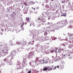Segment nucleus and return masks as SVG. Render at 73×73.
<instances>
[{"instance_id":"nucleus-1","label":"nucleus","mask_w":73,"mask_h":73,"mask_svg":"<svg viewBox=\"0 0 73 73\" xmlns=\"http://www.w3.org/2000/svg\"><path fill=\"white\" fill-rule=\"evenodd\" d=\"M2 47L3 48H4L6 51H7V52L8 51V49H9V48H8V46H7V45L6 44L3 45L2 46Z\"/></svg>"},{"instance_id":"nucleus-2","label":"nucleus","mask_w":73,"mask_h":73,"mask_svg":"<svg viewBox=\"0 0 73 73\" xmlns=\"http://www.w3.org/2000/svg\"><path fill=\"white\" fill-rule=\"evenodd\" d=\"M38 20H40L41 21H42V22H45V19L43 17H38Z\"/></svg>"},{"instance_id":"nucleus-3","label":"nucleus","mask_w":73,"mask_h":73,"mask_svg":"<svg viewBox=\"0 0 73 73\" xmlns=\"http://www.w3.org/2000/svg\"><path fill=\"white\" fill-rule=\"evenodd\" d=\"M48 69V67H47L44 66L42 70H43V71H45L46 70H47Z\"/></svg>"},{"instance_id":"nucleus-4","label":"nucleus","mask_w":73,"mask_h":73,"mask_svg":"<svg viewBox=\"0 0 73 73\" xmlns=\"http://www.w3.org/2000/svg\"><path fill=\"white\" fill-rule=\"evenodd\" d=\"M9 44L11 46L13 45V43L12 42V40H10L9 41Z\"/></svg>"},{"instance_id":"nucleus-5","label":"nucleus","mask_w":73,"mask_h":73,"mask_svg":"<svg viewBox=\"0 0 73 73\" xmlns=\"http://www.w3.org/2000/svg\"><path fill=\"white\" fill-rule=\"evenodd\" d=\"M11 54L12 55H13V56H14V55H15L16 54V50H13L12 51V52H11Z\"/></svg>"},{"instance_id":"nucleus-6","label":"nucleus","mask_w":73,"mask_h":73,"mask_svg":"<svg viewBox=\"0 0 73 73\" xmlns=\"http://www.w3.org/2000/svg\"><path fill=\"white\" fill-rule=\"evenodd\" d=\"M52 50L51 51V52H52V53L54 52V51L56 50L54 49V48L53 47H52Z\"/></svg>"},{"instance_id":"nucleus-7","label":"nucleus","mask_w":73,"mask_h":73,"mask_svg":"<svg viewBox=\"0 0 73 73\" xmlns=\"http://www.w3.org/2000/svg\"><path fill=\"white\" fill-rule=\"evenodd\" d=\"M24 12H25V13H27V11H28V9L27 8H25L24 9Z\"/></svg>"},{"instance_id":"nucleus-8","label":"nucleus","mask_w":73,"mask_h":73,"mask_svg":"<svg viewBox=\"0 0 73 73\" xmlns=\"http://www.w3.org/2000/svg\"><path fill=\"white\" fill-rule=\"evenodd\" d=\"M45 40H48L50 38L49 36H46L45 37Z\"/></svg>"},{"instance_id":"nucleus-9","label":"nucleus","mask_w":73,"mask_h":73,"mask_svg":"<svg viewBox=\"0 0 73 73\" xmlns=\"http://www.w3.org/2000/svg\"><path fill=\"white\" fill-rule=\"evenodd\" d=\"M70 11H72L73 10V5L71 6L70 7V8L69 9Z\"/></svg>"},{"instance_id":"nucleus-10","label":"nucleus","mask_w":73,"mask_h":73,"mask_svg":"<svg viewBox=\"0 0 73 73\" xmlns=\"http://www.w3.org/2000/svg\"><path fill=\"white\" fill-rule=\"evenodd\" d=\"M73 38H72L71 39H70L69 40V42H70V43H72V42H73Z\"/></svg>"},{"instance_id":"nucleus-11","label":"nucleus","mask_w":73,"mask_h":73,"mask_svg":"<svg viewBox=\"0 0 73 73\" xmlns=\"http://www.w3.org/2000/svg\"><path fill=\"white\" fill-rule=\"evenodd\" d=\"M45 47L46 48H49V44H46L45 45Z\"/></svg>"},{"instance_id":"nucleus-12","label":"nucleus","mask_w":73,"mask_h":73,"mask_svg":"<svg viewBox=\"0 0 73 73\" xmlns=\"http://www.w3.org/2000/svg\"><path fill=\"white\" fill-rule=\"evenodd\" d=\"M72 36H73V34H71L70 33H68V37H72Z\"/></svg>"},{"instance_id":"nucleus-13","label":"nucleus","mask_w":73,"mask_h":73,"mask_svg":"<svg viewBox=\"0 0 73 73\" xmlns=\"http://www.w3.org/2000/svg\"><path fill=\"white\" fill-rule=\"evenodd\" d=\"M66 16V13H63L62 14V15H61V16Z\"/></svg>"},{"instance_id":"nucleus-14","label":"nucleus","mask_w":73,"mask_h":73,"mask_svg":"<svg viewBox=\"0 0 73 73\" xmlns=\"http://www.w3.org/2000/svg\"><path fill=\"white\" fill-rule=\"evenodd\" d=\"M16 44H17V45H20V44H21V42L17 41L16 42Z\"/></svg>"},{"instance_id":"nucleus-15","label":"nucleus","mask_w":73,"mask_h":73,"mask_svg":"<svg viewBox=\"0 0 73 73\" xmlns=\"http://www.w3.org/2000/svg\"><path fill=\"white\" fill-rule=\"evenodd\" d=\"M8 61V59H7L5 58L4 59V61H5V62H6L7 63H9V62H7Z\"/></svg>"},{"instance_id":"nucleus-16","label":"nucleus","mask_w":73,"mask_h":73,"mask_svg":"<svg viewBox=\"0 0 73 73\" xmlns=\"http://www.w3.org/2000/svg\"><path fill=\"white\" fill-rule=\"evenodd\" d=\"M44 60H40V64H42L44 63Z\"/></svg>"},{"instance_id":"nucleus-17","label":"nucleus","mask_w":73,"mask_h":73,"mask_svg":"<svg viewBox=\"0 0 73 73\" xmlns=\"http://www.w3.org/2000/svg\"><path fill=\"white\" fill-rule=\"evenodd\" d=\"M24 23L23 22L22 23V25H21V28H22V29L23 28V26H24Z\"/></svg>"},{"instance_id":"nucleus-18","label":"nucleus","mask_w":73,"mask_h":73,"mask_svg":"<svg viewBox=\"0 0 73 73\" xmlns=\"http://www.w3.org/2000/svg\"><path fill=\"white\" fill-rule=\"evenodd\" d=\"M24 66H26V65H25V62H23V63L22 64Z\"/></svg>"},{"instance_id":"nucleus-19","label":"nucleus","mask_w":73,"mask_h":73,"mask_svg":"<svg viewBox=\"0 0 73 73\" xmlns=\"http://www.w3.org/2000/svg\"><path fill=\"white\" fill-rule=\"evenodd\" d=\"M26 21H29V17H27L26 18Z\"/></svg>"},{"instance_id":"nucleus-20","label":"nucleus","mask_w":73,"mask_h":73,"mask_svg":"<svg viewBox=\"0 0 73 73\" xmlns=\"http://www.w3.org/2000/svg\"><path fill=\"white\" fill-rule=\"evenodd\" d=\"M52 58L53 60H56V58H55L54 56H52Z\"/></svg>"},{"instance_id":"nucleus-21","label":"nucleus","mask_w":73,"mask_h":73,"mask_svg":"<svg viewBox=\"0 0 73 73\" xmlns=\"http://www.w3.org/2000/svg\"><path fill=\"white\" fill-rule=\"evenodd\" d=\"M8 52H4V54H3L4 56H5L6 54H7Z\"/></svg>"},{"instance_id":"nucleus-22","label":"nucleus","mask_w":73,"mask_h":73,"mask_svg":"<svg viewBox=\"0 0 73 73\" xmlns=\"http://www.w3.org/2000/svg\"><path fill=\"white\" fill-rule=\"evenodd\" d=\"M5 51V50L4 49H2V50L1 51L3 52V54H4V51Z\"/></svg>"},{"instance_id":"nucleus-23","label":"nucleus","mask_w":73,"mask_h":73,"mask_svg":"<svg viewBox=\"0 0 73 73\" xmlns=\"http://www.w3.org/2000/svg\"><path fill=\"white\" fill-rule=\"evenodd\" d=\"M1 65L3 66H4L5 65V63H4V62H3L1 63Z\"/></svg>"},{"instance_id":"nucleus-24","label":"nucleus","mask_w":73,"mask_h":73,"mask_svg":"<svg viewBox=\"0 0 73 73\" xmlns=\"http://www.w3.org/2000/svg\"><path fill=\"white\" fill-rule=\"evenodd\" d=\"M48 35V33H47V32H44V36H46V35Z\"/></svg>"},{"instance_id":"nucleus-25","label":"nucleus","mask_w":73,"mask_h":73,"mask_svg":"<svg viewBox=\"0 0 73 73\" xmlns=\"http://www.w3.org/2000/svg\"><path fill=\"white\" fill-rule=\"evenodd\" d=\"M72 46L70 45H69L68 46V48H72Z\"/></svg>"},{"instance_id":"nucleus-26","label":"nucleus","mask_w":73,"mask_h":73,"mask_svg":"<svg viewBox=\"0 0 73 73\" xmlns=\"http://www.w3.org/2000/svg\"><path fill=\"white\" fill-rule=\"evenodd\" d=\"M64 23H67V19H65L64 20Z\"/></svg>"},{"instance_id":"nucleus-27","label":"nucleus","mask_w":73,"mask_h":73,"mask_svg":"<svg viewBox=\"0 0 73 73\" xmlns=\"http://www.w3.org/2000/svg\"><path fill=\"white\" fill-rule=\"evenodd\" d=\"M24 4L26 6H27L28 5V4H27V3H26V2H24Z\"/></svg>"},{"instance_id":"nucleus-28","label":"nucleus","mask_w":73,"mask_h":73,"mask_svg":"<svg viewBox=\"0 0 73 73\" xmlns=\"http://www.w3.org/2000/svg\"><path fill=\"white\" fill-rule=\"evenodd\" d=\"M48 70H52V68H48Z\"/></svg>"},{"instance_id":"nucleus-29","label":"nucleus","mask_w":73,"mask_h":73,"mask_svg":"<svg viewBox=\"0 0 73 73\" xmlns=\"http://www.w3.org/2000/svg\"><path fill=\"white\" fill-rule=\"evenodd\" d=\"M31 72H32V71H29L27 73H31Z\"/></svg>"},{"instance_id":"nucleus-30","label":"nucleus","mask_w":73,"mask_h":73,"mask_svg":"<svg viewBox=\"0 0 73 73\" xmlns=\"http://www.w3.org/2000/svg\"><path fill=\"white\" fill-rule=\"evenodd\" d=\"M57 24H60V22H58L57 23Z\"/></svg>"},{"instance_id":"nucleus-31","label":"nucleus","mask_w":73,"mask_h":73,"mask_svg":"<svg viewBox=\"0 0 73 73\" xmlns=\"http://www.w3.org/2000/svg\"><path fill=\"white\" fill-rule=\"evenodd\" d=\"M9 64L10 65H11L12 64V63L11 62H10L9 63Z\"/></svg>"},{"instance_id":"nucleus-32","label":"nucleus","mask_w":73,"mask_h":73,"mask_svg":"<svg viewBox=\"0 0 73 73\" xmlns=\"http://www.w3.org/2000/svg\"><path fill=\"white\" fill-rule=\"evenodd\" d=\"M58 52H61V51H60V49H59L58 50Z\"/></svg>"},{"instance_id":"nucleus-33","label":"nucleus","mask_w":73,"mask_h":73,"mask_svg":"<svg viewBox=\"0 0 73 73\" xmlns=\"http://www.w3.org/2000/svg\"><path fill=\"white\" fill-rule=\"evenodd\" d=\"M62 4H63V3H65V1H62Z\"/></svg>"},{"instance_id":"nucleus-34","label":"nucleus","mask_w":73,"mask_h":73,"mask_svg":"<svg viewBox=\"0 0 73 73\" xmlns=\"http://www.w3.org/2000/svg\"><path fill=\"white\" fill-rule=\"evenodd\" d=\"M57 68L56 66H55L54 68V69H56Z\"/></svg>"},{"instance_id":"nucleus-35","label":"nucleus","mask_w":73,"mask_h":73,"mask_svg":"<svg viewBox=\"0 0 73 73\" xmlns=\"http://www.w3.org/2000/svg\"><path fill=\"white\" fill-rule=\"evenodd\" d=\"M64 5H62V8H63V9H64Z\"/></svg>"},{"instance_id":"nucleus-36","label":"nucleus","mask_w":73,"mask_h":73,"mask_svg":"<svg viewBox=\"0 0 73 73\" xmlns=\"http://www.w3.org/2000/svg\"><path fill=\"white\" fill-rule=\"evenodd\" d=\"M63 45L64 46H65V45L64 44H63Z\"/></svg>"},{"instance_id":"nucleus-37","label":"nucleus","mask_w":73,"mask_h":73,"mask_svg":"<svg viewBox=\"0 0 73 73\" xmlns=\"http://www.w3.org/2000/svg\"><path fill=\"white\" fill-rule=\"evenodd\" d=\"M35 13H36V14H37V12H34Z\"/></svg>"},{"instance_id":"nucleus-38","label":"nucleus","mask_w":73,"mask_h":73,"mask_svg":"<svg viewBox=\"0 0 73 73\" xmlns=\"http://www.w3.org/2000/svg\"><path fill=\"white\" fill-rule=\"evenodd\" d=\"M57 68H59V66H57Z\"/></svg>"},{"instance_id":"nucleus-39","label":"nucleus","mask_w":73,"mask_h":73,"mask_svg":"<svg viewBox=\"0 0 73 73\" xmlns=\"http://www.w3.org/2000/svg\"><path fill=\"white\" fill-rule=\"evenodd\" d=\"M1 31H2V32H3V31H4V30H3V29H2Z\"/></svg>"},{"instance_id":"nucleus-40","label":"nucleus","mask_w":73,"mask_h":73,"mask_svg":"<svg viewBox=\"0 0 73 73\" xmlns=\"http://www.w3.org/2000/svg\"><path fill=\"white\" fill-rule=\"evenodd\" d=\"M69 5H71L70 4V2L69 3Z\"/></svg>"},{"instance_id":"nucleus-41","label":"nucleus","mask_w":73,"mask_h":73,"mask_svg":"<svg viewBox=\"0 0 73 73\" xmlns=\"http://www.w3.org/2000/svg\"><path fill=\"white\" fill-rule=\"evenodd\" d=\"M24 43H25V42H23V44L24 45H25V44H24Z\"/></svg>"},{"instance_id":"nucleus-42","label":"nucleus","mask_w":73,"mask_h":73,"mask_svg":"<svg viewBox=\"0 0 73 73\" xmlns=\"http://www.w3.org/2000/svg\"><path fill=\"white\" fill-rule=\"evenodd\" d=\"M1 69H0V73L1 72Z\"/></svg>"},{"instance_id":"nucleus-43","label":"nucleus","mask_w":73,"mask_h":73,"mask_svg":"<svg viewBox=\"0 0 73 73\" xmlns=\"http://www.w3.org/2000/svg\"><path fill=\"white\" fill-rule=\"evenodd\" d=\"M41 24H40L39 25V27H40V26H41Z\"/></svg>"},{"instance_id":"nucleus-44","label":"nucleus","mask_w":73,"mask_h":73,"mask_svg":"<svg viewBox=\"0 0 73 73\" xmlns=\"http://www.w3.org/2000/svg\"><path fill=\"white\" fill-rule=\"evenodd\" d=\"M0 67H1V64H0Z\"/></svg>"},{"instance_id":"nucleus-45","label":"nucleus","mask_w":73,"mask_h":73,"mask_svg":"<svg viewBox=\"0 0 73 73\" xmlns=\"http://www.w3.org/2000/svg\"><path fill=\"white\" fill-rule=\"evenodd\" d=\"M39 23H42V22H39Z\"/></svg>"},{"instance_id":"nucleus-46","label":"nucleus","mask_w":73,"mask_h":73,"mask_svg":"<svg viewBox=\"0 0 73 73\" xmlns=\"http://www.w3.org/2000/svg\"><path fill=\"white\" fill-rule=\"evenodd\" d=\"M22 29H23V30H24V27H23V28Z\"/></svg>"},{"instance_id":"nucleus-47","label":"nucleus","mask_w":73,"mask_h":73,"mask_svg":"<svg viewBox=\"0 0 73 73\" xmlns=\"http://www.w3.org/2000/svg\"><path fill=\"white\" fill-rule=\"evenodd\" d=\"M64 56H66V54H64V55H63Z\"/></svg>"},{"instance_id":"nucleus-48","label":"nucleus","mask_w":73,"mask_h":73,"mask_svg":"<svg viewBox=\"0 0 73 73\" xmlns=\"http://www.w3.org/2000/svg\"><path fill=\"white\" fill-rule=\"evenodd\" d=\"M34 10H35V8H34Z\"/></svg>"},{"instance_id":"nucleus-49","label":"nucleus","mask_w":73,"mask_h":73,"mask_svg":"<svg viewBox=\"0 0 73 73\" xmlns=\"http://www.w3.org/2000/svg\"><path fill=\"white\" fill-rule=\"evenodd\" d=\"M25 25H26V24H27V23H25Z\"/></svg>"},{"instance_id":"nucleus-50","label":"nucleus","mask_w":73,"mask_h":73,"mask_svg":"<svg viewBox=\"0 0 73 73\" xmlns=\"http://www.w3.org/2000/svg\"><path fill=\"white\" fill-rule=\"evenodd\" d=\"M52 68H53V66H52Z\"/></svg>"},{"instance_id":"nucleus-51","label":"nucleus","mask_w":73,"mask_h":73,"mask_svg":"<svg viewBox=\"0 0 73 73\" xmlns=\"http://www.w3.org/2000/svg\"><path fill=\"white\" fill-rule=\"evenodd\" d=\"M42 25H44V24H43V23H42Z\"/></svg>"},{"instance_id":"nucleus-52","label":"nucleus","mask_w":73,"mask_h":73,"mask_svg":"<svg viewBox=\"0 0 73 73\" xmlns=\"http://www.w3.org/2000/svg\"><path fill=\"white\" fill-rule=\"evenodd\" d=\"M32 9H33V7H32Z\"/></svg>"},{"instance_id":"nucleus-53","label":"nucleus","mask_w":73,"mask_h":73,"mask_svg":"<svg viewBox=\"0 0 73 73\" xmlns=\"http://www.w3.org/2000/svg\"><path fill=\"white\" fill-rule=\"evenodd\" d=\"M13 13H14V12H13Z\"/></svg>"},{"instance_id":"nucleus-54","label":"nucleus","mask_w":73,"mask_h":73,"mask_svg":"<svg viewBox=\"0 0 73 73\" xmlns=\"http://www.w3.org/2000/svg\"><path fill=\"white\" fill-rule=\"evenodd\" d=\"M30 26H31V25H30Z\"/></svg>"},{"instance_id":"nucleus-55","label":"nucleus","mask_w":73,"mask_h":73,"mask_svg":"<svg viewBox=\"0 0 73 73\" xmlns=\"http://www.w3.org/2000/svg\"><path fill=\"white\" fill-rule=\"evenodd\" d=\"M13 39H15V38H14L13 39H12V40Z\"/></svg>"},{"instance_id":"nucleus-56","label":"nucleus","mask_w":73,"mask_h":73,"mask_svg":"<svg viewBox=\"0 0 73 73\" xmlns=\"http://www.w3.org/2000/svg\"><path fill=\"white\" fill-rule=\"evenodd\" d=\"M15 13V14H16V13Z\"/></svg>"},{"instance_id":"nucleus-57","label":"nucleus","mask_w":73,"mask_h":73,"mask_svg":"<svg viewBox=\"0 0 73 73\" xmlns=\"http://www.w3.org/2000/svg\"><path fill=\"white\" fill-rule=\"evenodd\" d=\"M57 50V49H56V50Z\"/></svg>"},{"instance_id":"nucleus-58","label":"nucleus","mask_w":73,"mask_h":73,"mask_svg":"<svg viewBox=\"0 0 73 73\" xmlns=\"http://www.w3.org/2000/svg\"><path fill=\"white\" fill-rule=\"evenodd\" d=\"M53 1V0H52Z\"/></svg>"}]
</instances>
